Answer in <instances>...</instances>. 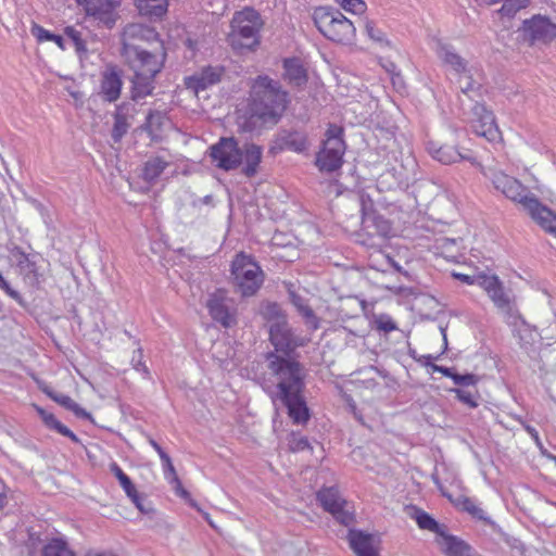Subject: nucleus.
I'll return each mask as SVG.
<instances>
[{"instance_id":"obj_1","label":"nucleus","mask_w":556,"mask_h":556,"mask_svg":"<svg viewBox=\"0 0 556 556\" xmlns=\"http://www.w3.org/2000/svg\"><path fill=\"white\" fill-rule=\"evenodd\" d=\"M265 363L269 378L263 379V390L274 403L279 402L287 408L293 424H306L311 414L304 395L307 376L305 366L292 354L281 355L277 352H267Z\"/></svg>"},{"instance_id":"obj_2","label":"nucleus","mask_w":556,"mask_h":556,"mask_svg":"<svg viewBox=\"0 0 556 556\" xmlns=\"http://www.w3.org/2000/svg\"><path fill=\"white\" fill-rule=\"evenodd\" d=\"M290 103V94L280 81L258 75L251 84L247 114L240 126L250 132L271 128L280 122Z\"/></svg>"},{"instance_id":"obj_3","label":"nucleus","mask_w":556,"mask_h":556,"mask_svg":"<svg viewBox=\"0 0 556 556\" xmlns=\"http://www.w3.org/2000/svg\"><path fill=\"white\" fill-rule=\"evenodd\" d=\"M258 314L268 331L269 342L274 346L273 352L291 355L298 348L306 344L305 338L292 328L286 311L277 302H262Z\"/></svg>"},{"instance_id":"obj_4","label":"nucleus","mask_w":556,"mask_h":556,"mask_svg":"<svg viewBox=\"0 0 556 556\" xmlns=\"http://www.w3.org/2000/svg\"><path fill=\"white\" fill-rule=\"evenodd\" d=\"M263 25L261 14L254 8L245 7L233 13L227 40L233 50H253L260 45Z\"/></svg>"},{"instance_id":"obj_5","label":"nucleus","mask_w":556,"mask_h":556,"mask_svg":"<svg viewBox=\"0 0 556 556\" xmlns=\"http://www.w3.org/2000/svg\"><path fill=\"white\" fill-rule=\"evenodd\" d=\"M313 20L317 29L329 40L340 43H352L356 28L338 9L331 7L316 8Z\"/></svg>"},{"instance_id":"obj_6","label":"nucleus","mask_w":556,"mask_h":556,"mask_svg":"<svg viewBox=\"0 0 556 556\" xmlns=\"http://www.w3.org/2000/svg\"><path fill=\"white\" fill-rule=\"evenodd\" d=\"M231 274L237 291L242 296L254 295L264 281L261 267L250 256L242 253L232 261Z\"/></svg>"},{"instance_id":"obj_7","label":"nucleus","mask_w":556,"mask_h":556,"mask_svg":"<svg viewBox=\"0 0 556 556\" xmlns=\"http://www.w3.org/2000/svg\"><path fill=\"white\" fill-rule=\"evenodd\" d=\"M134 54L136 55L125 53L122 56L135 74L148 75V77H155L161 72L166 59V51L162 41H157L152 50L144 47L136 50Z\"/></svg>"},{"instance_id":"obj_8","label":"nucleus","mask_w":556,"mask_h":556,"mask_svg":"<svg viewBox=\"0 0 556 556\" xmlns=\"http://www.w3.org/2000/svg\"><path fill=\"white\" fill-rule=\"evenodd\" d=\"M241 147L233 137H222L208 149V155L216 167L226 172L238 169L242 164Z\"/></svg>"},{"instance_id":"obj_9","label":"nucleus","mask_w":556,"mask_h":556,"mask_svg":"<svg viewBox=\"0 0 556 556\" xmlns=\"http://www.w3.org/2000/svg\"><path fill=\"white\" fill-rule=\"evenodd\" d=\"M484 176L489 178L493 187L504 194L507 199L519 203L521 206L531 198L532 193L525 187L518 179L505 174L504 172L495 168H489L483 172Z\"/></svg>"},{"instance_id":"obj_10","label":"nucleus","mask_w":556,"mask_h":556,"mask_svg":"<svg viewBox=\"0 0 556 556\" xmlns=\"http://www.w3.org/2000/svg\"><path fill=\"white\" fill-rule=\"evenodd\" d=\"M477 282L482 287L494 305L506 316L515 315L514 296L509 290H506L500 279L492 275H482L477 278Z\"/></svg>"},{"instance_id":"obj_11","label":"nucleus","mask_w":556,"mask_h":556,"mask_svg":"<svg viewBox=\"0 0 556 556\" xmlns=\"http://www.w3.org/2000/svg\"><path fill=\"white\" fill-rule=\"evenodd\" d=\"M154 41L156 45L159 40V34L151 27L142 24H128L125 26L122 34V50L121 53H134L136 50L144 48V43Z\"/></svg>"},{"instance_id":"obj_12","label":"nucleus","mask_w":556,"mask_h":556,"mask_svg":"<svg viewBox=\"0 0 556 556\" xmlns=\"http://www.w3.org/2000/svg\"><path fill=\"white\" fill-rule=\"evenodd\" d=\"M469 123L472 131L485 138L488 141H495L500 138V130L495 123V117L484 104L475 103L469 112Z\"/></svg>"},{"instance_id":"obj_13","label":"nucleus","mask_w":556,"mask_h":556,"mask_svg":"<svg viewBox=\"0 0 556 556\" xmlns=\"http://www.w3.org/2000/svg\"><path fill=\"white\" fill-rule=\"evenodd\" d=\"M76 2L84 7L87 15L92 16L106 28H112L118 18L116 9L119 2L116 0H76Z\"/></svg>"},{"instance_id":"obj_14","label":"nucleus","mask_w":556,"mask_h":556,"mask_svg":"<svg viewBox=\"0 0 556 556\" xmlns=\"http://www.w3.org/2000/svg\"><path fill=\"white\" fill-rule=\"evenodd\" d=\"M122 87L123 71L116 65H108L101 73L100 97L105 102H115L121 97Z\"/></svg>"},{"instance_id":"obj_15","label":"nucleus","mask_w":556,"mask_h":556,"mask_svg":"<svg viewBox=\"0 0 556 556\" xmlns=\"http://www.w3.org/2000/svg\"><path fill=\"white\" fill-rule=\"evenodd\" d=\"M523 30L533 43H547L556 39V24L541 15L525 21Z\"/></svg>"},{"instance_id":"obj_16","label":"nucleus","mask_w":556,"mask_h":556,"mask_svg":"<svg viewBox=\"0 0 556 556\" xmlns=\"http://www.w3.org/2000/svg\"><path fill=\"white\" fill-rule=\"evenodd\" d=\"M522 207L538 225L556 237V214L551 208L543 205L534 194L525 202Z\"/></svg>"},{"instance_id":"obj_17","label":"nucleus","mask_w":556,"mask_h":556,"mask_svg":"<svg viewBox=\"0 0 556 556\" xmlns=\"http://www.w3.org/2000/svg\"><path fill=\"white\" fill-rule=\"evenodd\" d=\"M345 143L338 141L324 142L323 149L318 152L316 164L321 172L332 173L342 165Z\"/></svg>"},{"instance_id":"obj_18","label":"nucleus","mask_w":556,"mask_h":556,"mask_svg":"<svg viewBox=\"0 0 556 556\" xmlns=\"http://www.w3.org/2000/svg\"><path fill=\"white\" fill-rule=\"evenodd\" d=\"M427 150L434 160L445 165H450L458 161H468L472 165L478 164L477 160L472 155L463 153L452 146H439L437 142L429 141L427 143Z\"/></svg>"},{"instance_id":"obj_19","label":"nucleus","mask_w":556,"mask_h":556,"mask_svg":"<svg viewBox=\"0 0 556 556\" xmlns=\"http://www.w3.org/2000/svg\"><path fill=\"white\" fill-rule=\"evenodd\" d=\"M346 539L356 556H378L376 539L372 534L362 530L350 529Z\"/></svg>"},{"instance_id":"obj_20","label":"nucleus","mask_w":556,"mask_h":556,"mask_svg":"<svg viewBox=\"0 0 556 556\" xmlns=\"http://www.w3.org/2000/svg\"><path fill=\"white\" fill-rule=\"evenodd\" d=\"M242 155L241 173L247 178H253L260 172L263 159V148L254 142H245L241 149Z\"/></svg>"},{"instance_id":"obj_21","label":"nucleus","mask_w":556,"mask_h":556,"mask_svg":"<svg viewBox=\"0 0 556 556\" xmlns=\"http://www.w3.org/2000/svg\"><path fill=\"white\" fill-rule=\"evenodd\" d=\"M283 79L295 89H303L308 80L307 71L302 61L296 58L283 61Z\"/></svg>"},{"instance_id":"obj_22","label":"nucleus","mask_w":556,"mask_h":556,"mask_svg":"<svg viewBox=\"0 0 556 556\" xmlns=\"http://www.w3.org/2000/svg\"><path fill=\"white\" fill-rule=\"evenodd\" d=\"M437 54L439 59L445 64L448 65L456 75H463V73H468L470 68L467 60H465L462 55H459L453 46L443 43L438 41L437 43Z\"/></svg>"},{"instance_id":"obj_23","label":"nucleus","mask_w":556,"mask_h":556,"mask_svg":"<svg viewBox=\"0 0 556 556\" xmlns=\"http://www.w3.org/2000/svg\"><path fill=\"white\" fill-rule=\"evenodd\" d=\"M223 70L220 67L207 66L201 72L186 78V86L195 92L206 89L208 86L217 84L220 80Z\"/></svg>"},{"instance_id":"obj_24","label":"nucleus","mask_w":556,"mask_h":556,"mask_svg":"<svg viewBox=\"0 0 556 556\" xmlns=\"http://www.w3.org/2000/svg\"><path fill=\"white\" fill-rule=\"evenodd\" d=\"M206 307L211 317L220 323L224 327H230L233 319L229 314L228 307L225 303V298L220 293H212L210 294Z\"/></svg>"},{"instance_id":"obj_25","label":"nucleus","mask_w":556,"mask_h":556,"mask_svg":"<svg viewBox=\"0 0 556 556\" xmlns=\"http://www.w3.org/2000/svg\"><path fill=\"white\" fill-rule=\"evenodd\" d=\"M438 543L445 556H472L471 547L466 542L446 531L440 536Z\"/></svg>"},{"instance_id":"obj_26","label":"nucleus","mask_w":556,"mask_h":556,"mask_svg":"<svg viewBox=\"0 0 556 556\" xmlns=\"http://www.w3.org/2000/svg\"><path fill=\"white\" fill-rule=\"evenodd\" d=\"M34 407H35L37 414L40 416L43 425L48 429L53 430V431L68 438L74 443H77V444L80 443V440L78 439V437L72 430H70L66 426H64L60 420H58L56 417L52 413H50L37 405H34Z\"/></svg>"},{"instance_id":"obj_27","label":"nucleus","mask_w":556,"mask_h":556,"mask_svg":"<svg viewBox=\"0 0 556 556\" xmlns=\"http://www.w3.org/2000/svg\"><path fill=\"white\" fill-rule=\"evenodd\" d=\"M161 460L163 464L165 479L173 485L175 493L184 500L188 501L192 506H195L191 500L190 493L184 489L169 455H162Z\"/></svg>"},{"instance_id":"obj_28","label":"nucleus","mask_w":556,"mask_h":556,"mask_svg":"<svg viewBox=\"0 0 556 556\" xmlns=\"http://www.w3.org/2000/svg\"><path fill=\"white\" fill-rule=\"evenodd\" d=\"M135 4L141 15L150 18L162 17L168 9V0H135Z\"/></svg>"},{"instance_id":"obj_29","label":"nucleus","mask_w":556,"mask_h":556,"mask_svg":"<svg viewBox=\"0 0 556 556\" xmlns=\"http://www.w3.org/2000/svg\"><path fill=\"white\" fill-rule=\"evenodd\" d=\"M168 165V162L160 156L150 157L143 165L141 177L144 181L154 184Z\"/></svg>"},{"instance_id":"obj_30","label":"nucleus","mask_w":556,"mask_h":556,"mask_svg":"<svg viewBox=\"0 0 556 556\" xmlns=\"http://www.w3.org/2000/svg\"><path fill=\"white\" fill-rule=\"evenodd\" d=\"M290 300L291 303L296 307L299 314L303 316L309 328L312 330H317L319 328V318L316 316L306 301L295 292H290Z\"/></svg>"},{"instance_id":"obj_31","label":"nucleus","mask_w":556,"mask_h":556,"mask_svg":"<svg viewBox=\"0 0 556 556\" xmlns=\"http://www.w3.org/2000/svg\"><path fill=\"white\" fill-rule=\"evenodd\" d=\"M363 229L367 231L370 237H386L391 227L387 219L378 215H369L363 219Z\"/></svg>"},{"instance_id":"obj_32","label":"nucleus","mask_w":556,"mask_h":556,"mask_svg":"<svg viewBox=\"0 0 556 556\" xmlns=\"http://www.w3.org/2000/svg\"><path fill=\"white\" fill-rule=\"evenodd\" d=\"M317 500L323 508L329 513L337 510L340 505H344L345 501L340 496L337 488H323L317 492Z\"/></svg>"},{"instance_id":"obj_33","label":"nucleus","mask_w":556,"mask_h":556,"mask_svg":"<svg viewBox=\"0 0 556 556\" xmlns=\"http://www.w3.org/2000/svg\"><path fill=\"white\" fill-rule=\"evenodd\" d=\"M413 518L416 520L420 529L433 532L439 536L443 535L446 531V527L444 525H440L434 518L420 508L414 507Z\"/></svg>"},{"instance_id":"obj_34","label":"nucleus","mask_w":556,"mask_h":556,"mask_svg":"<svg viewBox=\"0 0 556 556\" xmlns=\"http://www.w3.org/2000/svg\"><path fill=\"white\" fill-rule=\"evenodd\" d=\"M47 394L59 405L74 413L76 417L81 419H91V414L80 407L71 396L55 392H47Z\"/></svg>"},{"instance_id":"obj_35","label":"nucleus","mask_w":556,"mask_h":556,"mask_svg":"<svg viewBox=\"0 0 556 556\" xmlns=\"http://www.w3.org/2000/svg\"><path fill=\"white\" fill-rule=\"evenodd\" d=\"M154 89V77H148V75L135 74L132 79V91L131 97L134 100L142 99L151 94Z\"/></svg>"},{"instance_id":"obj_36","label":"nucleus","mask_w":556,"mask_h":556,"mask_svg":"<svg viewBox=\"0 0 556 556\" xmlns=\"http://www.w3.org/2000/svg\"><path fill=\"white\" fill-rule=\"evenodd\" d=\"M456 506L460 507L463 510L470 514L473 518H477L479 520L488 521L489 518L486 517L485 511L479 507L473 500L467 496H459L456 500Z\"/></svg>"},{"instance_id":"obj_37","label":"nucleus","mask_w":556,"mask_h":556,"mask_svg":"<svg viewBox=\"0 0 556 556\" xmlns=\"http://www.w3.org/2000/svg\"><path fill=\"white\" fill-rule=\"evenodd\" d=\"M128 128L129 124L127 122V117L122 113V106H117V110L114 114V125L111 134L114 142H119L122 138L127 134Z\"/></svg>"},{"instance_id":"obj_38","label":"nucleus","mask_w":556,"mask_h":556,"mask_svg":"<svg viewBox=\"0 0 556 556\" xmlns=\"http://www.w3.org/2000/svg\"><path fill=\"white\" fill-rule=\"evenodd\" d=\"M281 140L285 148L295 152H303L307 147L306 137L298 131L288 132Z\"/></svg>"},{"instance_id":"obj_39","label":"nucleus","mask_w":556,"mask_h":556,"mask_svg":"<svg viewBox=\"0 0 556 556\" xmlns=\"http://www.w3.org/2000/svg\"><path fill=\"white\" fill-rule=\"evenodd\" d=\"M42 556H75L68 548L67 544L60 540L53 539L42 549Z\"/></svg>"},{"instance_id":"obj_40","label":"nucleus","mask_w":556,"mask_h":556,"mask_svg":"<svg viewBox=\"0 0 556 556\" xmlns=\"http://www.w3.org/2000/svg\"><path fill=\"white\" fill-rule=\"evenodd\" d=\"M31 35L37 38L38 41H53L55 42L61 49H64V39L60 35H55L47 29H45L42 26L34 24L31 27Z\"/></svg>"},{"instance_id":"obj_41","label":"nucleus","mask_w":556,"mask_h":556,"mask_svg":"<svg viewBox=\"0 0 556 556\" xmlns=\"http://www.w3.org/2000/svg\"><path fill=\"white\" fill-rule=\"evenodd\" d=\"M364 27H365L366 34L372 41H375L381 46L389 45L386 33L382 29L378 28L374 21L366 20Z\"/></svg>"},{"instance_id":"obj_42","label":"nucleus","mask_w":556,"mask_h":556,"mask_svg":"<svg viewBox=\"0 0 556 556\" xmlns=\"http://www.w3.org/2000/svg\"><path fill=\"white\" fill-rule=\"evenodd\" d=\"M458 85L462 93L468 94L469 92H473L479 90L480 83L476 81L472 78L471 68L468 70V73H463V75L458 76Z\"/></svg>"},{"instance_id":"obj_43","label":"nucleus","mask_w":556,"mask_h":556,"mask_svg":"<svg viewBox=\"0 0 556 556\" xmlns=\"http://www.w3.org/2000/svg\"><path fill=\"white\" fill-rule=\"evenodd\" d=\"M64 35L72 40L74 47L78 53L86 52V42L83 39L81 31L74 26H66L64 28Z\"/></svg>"},{"instance_id":"obj_44","label":"nucleus","mask_w":556,"mask_h":556,"mask_svg":"<svg viewBox=\"0 0 556 556\" xmlns=\"http://www.w3.org/2000/svg\"><path fill=\"white\" fill-rule=\"evenodd\" d=\"M504 3L498 12L502 15L514 16L519 10L528 5L529 0H502Z\"/></svg>"},{"instance_id":"obj_45","label":"nucleus","mask_w":556,"mask_h":556,"mask_svg":"<svg viewBox=\"0 0 556 556\" xmlns=\"http://www.w3.org/2000/svg\"><path fill=\"white\" fill-rule=\"evenodd\" d=\"M433 359H437V357H433L432 355H422L418 358V362L424 366L430 367L432 371H438L444 375L445 377L452 378L454 369L450 367L435 365L432 363Z\"/></svg>"},{"instance_id":"obj_46","label":"nucleus","mask_w":556,"mask_h":556,"mask_svg":"<svg viewBox=\"0 0 556 556\" xmlns=\"http://www.w3.org/2000/svg\"><path fill=\"white\" fill-rule=\"evenodd\" d=\"M375 325L377 330L384 333H389L397 328L395 321L387 314L376 316Z\"/></svg>"},{"instance_id":"obj_47","label":"nucleus","mask_w":556,"mask_h":556,"mask_svg":"<svg viewBox=\"0 0 556 556\" xmlns=\"http://www.w3.org/2000/svg\"><path fill=\"white\" fill-rule=\"evenodd\" d=\"M111 472L117 478L121 486L125 492H129L132 489V482L130 478L122 470V468L116 464L112 463L110 465Z\"/></svg>"},{"instance_id":"obj_48","label":"nucleus","mask_w":556,"mask_h":556,"mask_svg":"<svg viewBox=\"0 0 556 556\" xmlns=\"http://www.w3.org/2000/svg\"><path fill=\"white\" fill-rule=\"evenodd\" d=\"M343 10L354 13L363 14L366 11V3L363 0H336Z\"/></svg>"},{"instance_id":"obj_49","label":"nucleus","mask_w":556,"mask_h":556,"mask_svg":"<svg viewBox=\"0 0 556 556\" xmlns=\"http://www.w3.org/2000/svg\"><path fill=\"white\" fill-rule=\"evenodd\" d=\"M142 359H143V351L140 346H138V349L136 351H134L130 363L135 370L141 371L147 378H149V376H150L149 369Z\"/></svg>"},{"instance_id":"obj_50","label":"nucleus","mask_w":556,"mask_h":556,"mask_svg":"<svg viewBox=\"0 0 556 556\" xmlns=\"http://www.w3.org/2000/svg\"><path fill=\"white\" fill-rule=\"evenodd\" d=\"M451 379L456 386L460 387L475 386L478 382V377L473 374L460 375L454 371Z\"/></svg>"},{"instance_id":"obj_51","label":"nucleus","mask_w":556,"mask_h":556,"mask_svg":"<svg viewBox=\"0 0 556 556\" xmlns=\"http://www.w3.org/2000/svg\"><path fill=\"white\" fill-rule=\"evenodd\" d=\"M344 505H340L337 510H332L330 514L342 525L349 526L353 522L354 517L351 513L344 509Z\"/></svg>"},{"instance_id":"obj_52","label":"nucleus","mask_w":556,"mask_h":556,"mask_svg":"<svg viewBox=\"0 0 556 556\" xmlns=\"http://www.w3.org/2000/svg\"><path fill=\"white\" fill-rule=\"evenodd\" d=\"M343 129L334 124H330L326 131V140L324 142L338 141L344 143L342 139Z\"/></svg>"},{"instance_id":"obj_53","label":"nucleus","mask_w":556,"mask_h":556,"mask_svg":"<svg viewBox=\"0 0 556 556\" xmlns=\"http://www.w3.org/2000/svg\"><path fill=\"white\" fill-rule=\"evenodd\" d=\"M452 392L456 394V397L460 402L467 404L469 407H476L478 405L470 391L464 389H452Z\"/></svg>"},{"instance_id":"obj_54","label":"nucleus","mask_w":556,"mask_h":556,"mask_svg":"<svg viewBox=\"0 0 556 556\" xmlns=\"http://www.w3.org/2000/svg\"><path fill=\"white\" fill-rule=\"evenodd\" d=\"M0 289H2L10 298L15 300L18 304L24 305V300H23L22 295L16 290L11 288V286L2 277L1 274H0Z\"/></svg>"},{"instance_id":"obj_55","label":"nucleus","mask_w":556,"mask_h":556,"mask_svg":"<svg viewBox=\"0 0 556 556\" xmlns=\"http://www.w3.org/2000/svg\"><path fill=\"white\" fill-rule=\"evenodd\" d=\"M290 448L293 452H301V451H304L306 448H311V445H309V442H308L307 438L300 437V438H293L291 440Z\"/></svg>"},{"instance_id":"obj_56","label":"nucleus","mask_w":556,"mask_h":556,"mask_svg":"<svg viewBox=\"0 0 556 556\" xmlns=\"http://www.w3.org/2000/svg\"><path fill=\"white\" fill-rule=\"evenodd\" d=\"M525 430L531 435V438L534 440L535 444L539 447H542V443L539 437V432L530 425L523 424Z\"/></svg>"},{"instance_id":"obj_57","label":"nucleus","mask_w":556,"mask_h":556,"mask_svg":"<svg viewBox=\"0 0 556 556\" xmlns=\"http://www.w3.org/2000/svg\"><path fill=\"white\" fill-rule=\"evenodd\" d=\"M132 503L142 514H149L150 511H152L151 506L146 504V498L142 495L138 498L137 502Z\"/></svg>"},{"instance_id":"obj_58","label":"nucleus","mask_w":556,"mask_h":556,"mask_svg":"<svg viewBox=\"0 0 556 556\" xmlns=\"http://www.w3.org/2000/svg\"><path fill=\"white\" fill-rule=\"evenodd\" d=\"M453 276H454L456 279H458V280H460V281H463V282H466V283H468V285L473 283V278H472V277H470V276H468V275H465V274H456V273H454V274H453Z\"/></svg>"},{"instance_id":"obj_59","label":"nucleus","mask_w":556,"mask_h":556,"mask_svg":"<svg viewBox=\"0 0 556 556\" xmlns=\"http://www.w3.org/2000/svg\"><path fill=\"white\" fill-rule=\"evenodd\" d=\"M127 496L131 500V502H137L141 494L138 493L137 489L132 484V489L129 492H126Z\"/></svg>"},{"instance_id":"obj_60","label":"nucleus","mask_w":556,"mask_h":556,"mask_svg":"<svg viewBox=\"0 0 556 556\" xmlns=\"http://www.w3.org/2000/svg\"><path fill=\"white\" fill-rule=\"evenodd\" d=\"M150 444L157 452L160 458H162V455H167V453L161 447V445L153 439L150 440Z\"/></svg>"},{"instance_id":"obj_61","label":"nucleus","mask_w":556,"mask_h":556,"mask_svg":"<svg viewBox=\"0 0 556 556\" xmlns=\"http://www.w3.org/2000/svg\"><path fill=\"white\" fill-rule=\"evenodd\" d=\"M5 500H7V497H5V494L3 492V486L0 485V508H2L4 506Z\"/></svg>"},{"instance_id":"obj_62","label":"nucleus","mask_w":556,"mask_h":556,"mask_svg":"<svg viewBox=\"0 0 556 556\" xmlns=\"http://www.w3.org/2000/svg\"><path fill=\"white\" fill-rule=\"evenodd\" d=\"M86 556H114L112 554L90 552Z\"/></svg>"},{"instance_id":"obj_63","label":"nucleus","mask_w":556,"mask_h":556,"mask_svg":"<svg viewBox=\"0 0 556 556\" xmlns=\"http://www.w3.org/2000/svg\"><path fill=\"white\" fill-rule=\"evenodd\" d=\"M211 201H212V195H205V197L203 198V203H205V204L211 203Z\"/></svg>"},{"instance_id":"obj_64","label":"nucleus","mask_w":556,"mask_h":556,"mask_svg":"<svg viewBox=\"0 0 556 556\" xmlns=\"http://www.w3.org/2000/svg\"><path fill=\"white\" fill-rule=\"evenodd\" d=\"M502 0H488V4H494L501 2Z\"/></svg>"}]
</instances>
